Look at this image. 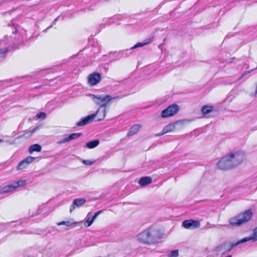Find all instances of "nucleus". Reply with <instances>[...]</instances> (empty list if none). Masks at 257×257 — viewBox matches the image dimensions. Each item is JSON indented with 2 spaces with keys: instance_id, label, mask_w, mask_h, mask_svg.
<instances>
[{
  "instance_id": "7ed1b4c3",
  "label": "nucleus",
  "mask_w": 257,
  "mask_h": 257,
  "mask_svg": "<svg viewBox=\"0 0 257 257\" xmlns=\"http://www.w3.org/2000/svg\"><path fill=\"white\" fill-rule=\"evenodd\" d=\"M252 215V212L251 209H248L230 218L229 222L232 225L239 226L248 222L251 219Z\"/></svg>"
},
{
  "instance_id": "603ef678",
  "label": "nucleus",
  "mask_w": 257,
  "mask_h": 257,
  "mask_svg": "<svg viewBox=\"0 0 257 257\" xmlns=\"http://www.w3.org/2000/svg\"><path fill=\"white\" fill-rule=\"evenodd\" d=\"M99 141L97 140V146L99 145Z\"/></svg>"
},
{
  "instance_id": "f704fd0d",
  "label": "nucleus",
  "mask_w": 257,
  "mask_h": 257,
  "mask_svg": "<svg viewBox=\"0 0 257 257\" xmlns=\"http://www.w3.org/2000/svg\"><path fill=\"white\" fill-rule=\"evenodd\" d=\"M86 96H90L92 99L94 101V102L96 101V95L94 94H92L90 93H88L86 94Z\"/></svg>"
},
{
  "instance_id": "de8ad7c7",
  "label": "nucleus",
  "mask_w": 257,
  "mask_h": 257,
  "mask_svg": "<svg viewBox=\"0 0 257 257\" xmlns=\"http://www.w3.org/2000/svg\"><path fill=\"white\" fill-rule=\"evenodd\" d=\"M26 77H27L26 76H23L19 77L17 78L18 79L24 78H25Z\"/></svg>"
},
{
  "instance_id": "5701e85b",
  "label": "nucleus",
  "mask_w": 257,
  "mask_h": 257,
  "mask_svg": "<svg viewBox=\"0 0 257 257\" xmlns=\"http://www.w3.org/2000/svg\"><path fill=\"white\" fill-rule=\"evenodd\" d=\"M47 207L46 205H42L38 209L36 214L35 215H32L31 216L33 217L34 216L43 214V215H44V217H45L46 215H47V214H46L47 213Z\"/></svg>"
},
{
  "instance_id": "3c124183",
  "label": "nucleus",
  "mask_w": 257,
  "mask_h": 257,
  "mask_svg": "<svg viewBox=\"0 0 257 257\" xmlns=\"http://www.w3.org/2000/svg\"><path fill=\"white\" fill-rule=\"evenodd\" d=\"M225 257H232V256L231 255H227V256H226Z\"/></svg>"
},
{
  "instance_id": "7c9ffc66",
  "label": "nucleus",
  "mask_w": 257,
  "mask_h": 257,
  "mask_svg": "<svg viewBox=\"0 0 257 257\" xmlns=\"http://www.w3.org/2000/svg\"><path fill=\"white\" fill-rule=\"evenodd\" d=\"M46 113L44 112H39L36 115V118L40 119H44L46 117Z\"/></svg>"
},
{
  "instance_id": "2f4dec72",
  "label": "nucleus",
  "mask_w": 257,
  "mask_h": 257,
  "mask_svg": "<svg viewBox=\"0 0 257 257\" xmlns=\"http://www.w3.org/2000/svg\"><path fill=\"white\" fill-rule=\"evenodd\" d=\"M55 231H56L55 228L54 227H51L50 228H48L46 229L44 231V232L43 233H45V235H47L48 234L55 232Z\"/></svg>"
},
{
  "instance_id": "e433bc0d",
  "label": "nucleus",
  "mask_w": 257,
  "mask_h": 257,
  "mask_svg": "<svg viewBox=\"0 0 257 257\" xmlns=\"http://www.w3.org/2000/svg\"><path fill=\"white\" fill-rule=\"evenodd\" d=\"M101 59L102 61H106V63L105 64H103L104 65V67H105V65L107 64L108 62H109V58L107 59V57L103 58V56L102 57Z\"/></svg>"
},
{
  "instance_id": "c85d7f7f",
  "label": "nucleus",
  "mask_w": 257,
  "mask_h": 257,
  "mask_svg": "<svg viewBox=\"0 0 257 257\" xmlns=\"http://www.w3.org/2000/svg\"><path fill=\"white\" fill-rule=\"evenodd\" d=\"M94 220L95 219L92 216H87V218L84 223L85 226L89 227L91 226Z\"/></svg>"
},
{
  "instance_id": "864d4df0",
  "label": "nucleus",
  "mask_w": 257,
  "mask_h": 257,
  "mask_svg": "<svg viewBox=\"0 0 257 257\" xmlns=\"http://www.w3.org/2000/svg\"><path fill=\"white\" fill-rule=\"evenodd\" d=\"M76 56V55H74V56H72V57H75Z\"/></svg>"
},
{
  "instance_id": "9b49d317",
  "label": "nucleus",
  "mask_w": 257,
  "mask_h": 257,
  "mask_svg": "<svg viewBox=\"0 0 257 257\" xmlns=\"http://www.w3.org/2000/svg\"><path fill=\"white\" fill-rule=\"evenodd\" d=\"M96 117V111L91 114L81 118L80 120L77 122L76 125L77 126H83L86 124H89L94 121Z\"/></svg>"
},
{
  "instance_id": "a878e982",
  "label": "nucleus",
  "mask_w": 257,
  "mask_h": 257,
  "mask_svg": "<svg viewBox=\"0 0 257 257\" xmlns=\"http://www.w3.org/2000/svg\"><path fill=\"white\" fill-rule=\"evenodd\" d=\"M149 42H138L136 44H135L134 46L132 47L130 49H127L126 51H130L133 50L135 49H137L138 48L142 47L143 46H146L148 44H149Z\"/></svg>"
},
{
  "instance_id": "2eb2a0df",
  "label": "nucleus",
  "mask_w": 257,
  "mask_h": 257,
  "mask_svg": "<svg viewBox=\"0 0 257 257\" xmlns=\"http://www.w3.org/2000/svg\"><path fill=\"white\" fill-rule=\"evenodd\" d=\"M86 202V200L83 198H76L73 200L72 204L70 207V212L77 208L81 207Z\"/></svg>"
},
{
  "instance_id": "c03bdc74",
  "label": "nucleus",
  "mask_w": 257,
  "mask_h": 257,
  "mask_svg": "<svg viewBox=\"0 0 257 257\" xmlns=\"http://www.w3.org/2000/svg\"><path fill=\"white\" fill-rule=\"evenodd\" d=\"M17 31H18L17 28H15V30L12 31V33L14 34H16L17 33Z\"/></svg>"
},
{
  "instance_id": "f3484780",
  "label": "nucleus",
  "mask_w": 257,
  "mask_h": 257,
  "mask_svg": "<svg viewBox=\"0 0 257 257\" xmlns=\"http://www.w3.org/2000/svg\"><path fill=\"white\" fill-rule=\"evenodd\" d=\"M20 224L21 222L19 221H11L10 222L4 223L0 224V231H2L5 229H9L10 227H13L17 225V224Z\"/></svg>"
},
{
  "instance_id": "49530a36",
  "label": "nucleus",
  "mask_w": 257,
  "mask_h": 257,
  "mask_svg": "<svg viewBox=\"0 0 257 257\" xmlns=\"http://www.w3.org/2000/svg\"><path fill=\"white\" fill-rule=\"evenodd\" d=\"M52 25H51V26H49L48 27H47V29H46L45 30H44V31L46 32H47V31L48 29H50V28H52Z\"/></svg>"
},
{
  "instance_id": "09e8293b",
  "label": "nucleus",
  "mask_w": 257,
  "mask_h": 257,
  "mask_svg": "<svg viewBox=\"0 0 257 257\" xmlns=\"http://www.w3.org/2000/svg\"><path fill=\"white\" fill-rule=\"evenodd\" d=\"M102 211H97V216L101 213Z\"/></svg>"
},
{
  "instance_id": "dca6fc26",
  "label": "nucleus",
  "mask_w": 257,
  "mask_h": 257,
  "mask_svg": "<svg viewBox=\"0 0 257 257\" xmlns=\"http://www.w3.org/2000/svg\"><path fill=\"white\" fill-rule=\"evenodd\" d=\"M82 135V134L81 133H75L71 134L69 135H68L67 137H65L63 139H61L59 140L58 142V144H62L64 143H65L67 142H69L70 141H71L72 140L77 139L80 137H81Z\"/></svg>"
},
{
  "instance_id": "423d86ee",
  "label": "nucleus",
  "mask_w": 257,
  "mask_h": 257,
  "mask_svg": "<svg viewBox=\"0 0 257 257\" xmlns=\"http://www.w3.org/2000/svg\"><path fill=\"white\" fill-rule=\"evenodd\" d=\"M78 2L76 6H79V3L81 4V6H84L85 8L81 11H84L87 12L88 11H95L96 9V0H75Z\"/></svg>"
},
{
  "instance_id": "37998d69",
  "label": "nucleus",
  "mask_w": 257,
  "mask_h": 257,
  "mask_svg": "<svg viewBox=\"0 0 257 257\" xmlns=\"http://www.w3.org/2000/svg\"><path fill=\"white\" fill-rule=\"evenodd\" d=\"M96 215H97L96 212H94L93 215L91 216L95 219L96 218Z\"/></svg>"
},
{
  "instance_id": "412c9836",
  "label": "nucleus",
  "mask_w": 257,
  "mask_h": 257,
  "mask_svg": "<svg viewBox=\"0 0 257 257\" xmlns=\"http://www.w3.org/2000/svg\"><path fill=\"white\" fill-rule=\"evenodd\" d=\"M140 124H137L133 125L129 130L127 133L128 136H133L136 134L141 127Z\"/></svg>"
},
{
  "instance_id": "bb28decb",
  "label": "nucleus",
  "mask_w": 257,
  "mask_h": 257,
  "mask_svg": "<svg viewBox=\"0 0 257 257\" xmlns=\"http://www.w3.org/2000/svg\"><path fill=\"white\" fill-rule=\"evenodd\" d=\"M38 128V127H36L32 129V130L24 133L23 135L21 136H19L17 138V139H20L22 137H25L26 138H28L30 137L35 131Z\"/></svg>"
},
{
  "instance_id": "5fc2aeb1",
  "label": "nucleus",
  "mask_w": 257,
  "mask_h": 257,
  "mask_svg": "<svg viewBox=\"0 0 257 257\" xmlns=\"http://www.w3.org/2000/svg\"><path fill=\"white\" fill-rule=\"evenodd\" d=\"M255 1L257 2V0H255Z\"/></svg>"
},
{
  "instance_id": "f257e3e1",
  "label": "nucleus",
  "mask_w": 257,
  "mask_h": 257,
  "mask_svg": "<svg viewBox=\"0 0 257 257\" xmlns=\"http://www.w3.org/2000/svg\"><path fill=\"white\" fill-rule=\"evenodd\" d=\"M118 98V97H112L109 95H97V121L104 119L106 110L109 109L111 101Z\"/></svg>"
},
{
  "instance_id": "4468645a",
  "label": "nucleus",
  "mask_w": 257,
  "mask_h": 257,
  "mask_svg": "<svg viewBox=\"0 0 257 257\" xmlns=\"http://www.w3.org/2000/svg\"><path fill=\"white\" fill-rule=\"evenodd\" d=\"M35 159V157H33L32 156L27 157L26 158L24 159V160L19 162L17 167V169L18 170H21L24 168H26L28 166L29 164L32 163Z\"/></svg>"
},
{
  "instance_id": "ddd939ff",
  "label": "nucleus",
  "mask_w": 257,
  "mask_h": 257,
  "mask_svg": "<svg viewBox=\"0 0 257 257\" xmlns=\"http://www.w3.org/2000/svg\"><path fill=\"white\" fill-rule=\"evenodd\" d=\"M6 43L4 40H0V63L2 62L7 57L9 49L7 47H4Z\"/></svg>"
},
{
  "instance_id": "79ce46f5",
  "label": "nucleus",
  "mask_w": 257,
  "mask_h": 257,
  "mask_svg": "<svg viewBox=\"0 0 257 257\" xmlns=\"http://www.w3.org/2000/svg\"><path fill=\"white\" fill-rule=\"evenodd\" d=\"M166 133H163V130L162 131V132L160 133H159L158 134L156 135V136L157 137H160L164 134H165Z\"/></svg>"
},
{
  "instance_id": "4c0bfd02",
  "label": "nucleus",
  "mask_w": 257,
  "mask_h": 257,
  "mask_svg": "<svg viewBox=\"0 0 257 257\" xmlns=\"http://www.w3.org/2000/svg\"><path fill=\"white\" fill-rule=\"evenodd\" d=\"M58 226L66 225V221H62L57 223Z\"/></svg>"
},
{
  "instance_id": "72a5a7b5",
  "label": "nucleus",
  "mask_w": 257,
  "mask_h": 257,
  "mask_svg": "<svg viewBox=\"0 0 257 257\" xmlns=\"http://www.w3.org/2000/svg\"><path fill=\"white\" fill-rule=\"evenodd\" d=\"M78 222L73 221L72 220L66 221V226L67 227L71 226L73 225L77 224Z\"/></svg>"
},
{
  "instance_id": "8fccbe9b",
  "label": "nucleus",
  "mask_w": 257,
  "mask_h": 257,
  "mask_svg": "<svg viewBox=\"0 0 257 257\" xmlns=\"http://www.w3.org/2000/svg\"><path fill=\"white\" fill-rule=\"evenodd\" d=\"M4 142V140L3 139H0V143H2V142Z\"/></svg>"
},
{
  "instance_id": "9d476101",
  "label": "nucleus",
  "mask_w": 257,
  "mask_h": 257,
  "mask_svg": "<svg viewBox=\"0 0 257 257\" xmlns=\"http://www.w3.org/2000/svg\"><path fill=\"white\" fill-rule=\"evenodd\" d=\"M188 120H180L173 123H170L165 126L163 128V133H168L172 132L176 130V126L183 125L186 122H189Z\"/></svg>"
},
{
  "instance_id": "1a4fd4ad",
  "label": "nucleus",
  "mask_w": 257,
  "mask_h": 257,
  "mask_svg": "<svg viewBox=\"0 0 257 257\" xmlns=\"http://www.w3.org/2000/svg\"><path fill=\"white\" fill-rule=\"evenodd\" d=\"M217 167L222 170H229L233 168L228 155L223 157L217 164Z\"/></svg>"
},
{
  "instance_id": "0eeeda50",
  "label": "nucleus",
  "mask_w": 257,
  "mask_h": 257,
  "mask_svg": "<svg viewBox=\"0 0 257 257\" xmlns=\"http://www.w3.org/2000/svg\"><path fill=\"white\" fill-rule=\"evenodd\" d=\"M179 110V106L176 104H172L170 105L166 109L162 110L161 112V117L163 118H167L177 113Z\"/></svg>"
},
{
  "instance_id": "ea45409f",
  "label": "nucleus",
  "mask_w": 257,
  "mask_h": 257,
  "mask_svg": "<svg viewBox=\"0 0 257 257\" xmlns=\"http://www.w3.org/2000/svg\"><path fill=\"white\" fill-rule=\"evenodd\" d=\"M250 71H245L242 74V75L240 77L239 79H241L242 77H243L244 75H247L248 74Z\"/></svg>"
},
{
  "instance_id": "f8f14e48",
  "label": "nucleus",
  "mask_w": 257,
  "mask_h": 257,
  "mask_svg": "<svg viewBox=\"0 0 257 257\" xmlns=\"http://www.w3.org/2000/svg\"><path fill=\"white\" fill-rule=\"evenodd\" d=\"M200 222L196 220H186L183 221L182 226L185 228L195 229L199 227Z\"/></svg>"
},
{
  "instance_id": "473e14b6",
  "label": "nucleus",
  "mask_w": 257,
  "mask_h": 257,
  "mask_svg": "<svg viewBox=\"0 0 257 257\" xmlns=\"http://www.w3.org/2000/svg\"><path fill=\"white\" fill-rule=\"evenodd\" d=\"M81 162L86 165V166H90L92 165L93 163L95 162V160H82L81 161Z\"/></svg>"
},
{
  "instance_id": "f03ea898",
  "label": "nucleus",
  "mask_w": 257,
  "mask_h": 257,
  "mask_svg": "<svg viewBox=\"0 0 257 257\" xmlns=\"http://www.w3.org/2000/svg\"><path fill=\"white\" fill-rule=\"evenodd\" d=\"M138 239L142 243L150 244L159 241L160 238L157 230L148 228L138 235Z\"/></svg>"
},
{
  "instance_id": "4be33fe9",
  "label": "nucleus",
  "mask_w": 257,
  "mask_h": 257,
  "mask_svg": "<svg viewBox=\"0 0 257 257\" xmlns=\"http://www.w3.org/2000/svg\"><path fill=\"white\" fill-rule=\"evenodd\" d=\"M42 150V146L38 144H34L31 145L29 149L28 152L30 154H32L34 152H40Z\"/></svg>"
},
{
  "instance_id": "39448f33",
  "label": "nucleus",
  "mask_w": 257,
  "mask_h": 257,
  "mask_svg": "<svg viewBox=\"0 0 257 257\" xmlns=\"http://www.w3.org/2000/svg\"><path fill=\"white\" fill-rule=\"evenodd\" d=\"M228 155L229 156L233 168L240 164L244 158V153L241 151L231 152Z\"/></svg>"
},
{
  "instance_id": "6e6552de",
  "label": "nucleus",
  "mask_w": 257,
  "mask_h": 257,
  "mask_svg": "<svg viewBox=\"0 0 257 257\" xmlns=\"http://www.w3.org/2000/svg\"><path fill=\"white\" fill-rule=\"evenodd\" d=\"M249 240H252V241H257V227L253 229V233L250 236L244 237L236 242H231L229 249H232L238 244L245 243Z\"/></svg>"
},
{
  "instance_id": "20e7f679",
  "label": "nucleus",
  "mask_w": 257,
  "mask_h": 257,
  "mask_svg": "<svg viewBox=\"0 0 257 257\" xmlns=\"http://www.w3.org/2000/svg\"><path fill=\"white\" fill-rule=\"evenodd\" d=\"M26 185L27 181L26 180H20L13 184L3 186L0 189V194L14 192L18 187L25 186Z\"/></svg>"
},
{
  "instance_id": "cd10ccee",
  "label": "nucleus",
  "mask_w": 257,
  "mask_h": 257,
  "mask_svg": "<svg viewBox=\"0 0 257 257\" xmlns=\"http://www.w3.org/2000/svg\"><path fill=\"white\" fill-rule=\"evenodd\" d=\"M85 147L88 149H93L96 147V139L87 142L85 144Z\"/></svg>"
},
{
  "instance_id": "c9c22d12",
  "label": "nucleus",
  "mask_w": 257,
  "mask_h": 257,
  "mask_svg": "<svg viewBox=\"0 0 257 257\" xmlns=\"http://www.w3.org/2000/svg\"><path fill=\"white\" fill-rule=\"evenodd\" d=\"M17 140V138L15 140L11 141V140H6L4 141V142L8 143L9 145H14L16 143V140Z\"/></svg>"
},
{
  "instance_id": "c756f323",
  "label": "nucleus",
  "mask_w": 257,
  "mask_h": 257,
  "mask_svg": "<svg viewBox=\"0 0 257 257\" xmlns=\"http://www.w3.org/2000/svg\"><path fill=\"white\" fill-rule=\"evenodd\" d=\"M168 257H178L179 256V251L178 249H175L171 251L167 254Z\"/></svg>"
},
{
  "instance_id": "58836bf2",
  "label": "nucleus",
  "mask_w": 257,
  "mask_h": 257,
  "mask_svg": "<svg viewBox=\"0 0 257 257\" xmlns=\"http://www.w3.org/2000/svg\"><path fill=\"white\" fill-rule=\"evenodd\" d=\"M61 18V16H59L58 17H57L53 21V24L55 25L56 22L59 20H60Z\"/></svg>"
},
{
  "instance_id": "6ab92c4d",
  "label": "nucleus",
  "mask_w": 257,
  "mask_h": 257,
  "mask_svg": "<svg viewBox=\"0 0 257 257\" xmlns=\"http://www.w3.org/2000/svg\"><path fill=\"white\" fill-rule=\"evenodd\" d=\"M152 181V178L149 176H145L140 178L139 181L140 185L144 187L150 184Z\"/></svg>"
},
{
  "instance_id": "aec40b11",
  "label": "nucleus",
  "mask_w": 257,
  "mask_h": 257,
  "mask_svg": "<svg viewBox=\"0 0 257 257\" xmlns=\"http://www.w3.org/2000/svg\"><path fill=\"white\" fill-rule=\"evenodd\" d=\"M120 53L115 52L114 53H110L106 55H103V58L107 57V59L109 58V61H115L119 58Z\"/></svg>"
},
{
  "instance_id": "a211bd4d",
  "label": "nucleus",
  "mask_w": 257,
  "mask_h": 257,
  "mask_svg": "<svg viewBox=\"0 0 257 257\" xmlns=\"http://www.w3.org/2000/svg\"><path fill=\"white\" fill-rule=\"evenodd\" d=\"M88 83L91 86L96 85V71H94L88 76Z\"/></svg>"
},
{
  "instance_id": "a19ab883",
  "label": "nucleus",
  "mask_w": 257,
  "mask_h": 257,
  "mask_svg": "<svg viewBox=\"0 0 257 257\" xmlns=\"http://www.w3.org/2000/svg\"><path fill=\"white\" fill-rule=\"evenodd\" d=\"M93 39V36L92 35H91L88 39V42L89 43H90L91 42V41H92Z\"/></svg>"
},
{
  "instance_id": "a18cd8bd",
  "label": "nucleus",
  "mask_w": 257,
  "mask_h": 257,
  "mask_svg": "<svg viewBox=\"0 0 257 257\" xmlns=\"http://www.w3.org/2000/svg\"><path fill=\"white\" fill-rule=\"evenodd\" d=\"M253 96H257V83H256V87H255V93H254Z\"/></svg>"
},
{
  "instance_id": "b1692460",
  "label": "nucleus",
  "mask_w": 257,
  "mask_h": 257,
  "mask_svg": "<svg viewBox=\"0 0 257 257\" xmlns=\"http://www.w3.org/2000/svg\"><path fill=\"white\" fill-rule=\"evenodd\" d=\"M99 69L100 72H97V84L101 81V76L107 71V68L104 67L103 65L100 64Z\"/></svg>"
},
{
  "instance_id": "393cba45",
  "label": "nucleus",
  "mask_w": 257,
  "mask_h": 257,
  "mask_svg": "<svg viewBox=\"0 0 257 257\" xmlns=\"http://www.w3.org/2000/svg\"><path fill=\"white\" fill-rule=\"evenodd\" d=\"M213 109V107L212 106L204 105L202 106L201 111L203 114L205 115L212 112Z\"/></svg>"
}]
</instances>
